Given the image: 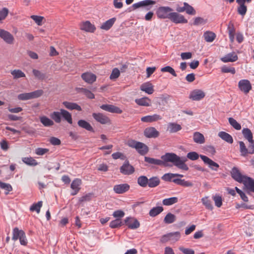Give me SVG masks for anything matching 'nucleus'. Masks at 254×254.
Masks as SVG:
<instances>
[{"label":"nucleus","mask_w":254,"mask_h":254,"mask_svg":"<svg viewBox=\"0 0 254 254\" xmlns=\"http://www.w3.org/2000/svg\"><path fill=\"white\" fill-rule=\"evenodd\" d=\"M11 74L13 76L14 79L25 77V73L19 69H14L11 71Z\"/></svg>","instance_id":"44"},{"label":"nucleus","mask_w":254,"mask_h":254,"mask_svg":"<svg viewBox=\"0 0 254 254\" xmlns=\"http://www.w3.org/2000/svg\"><path fill=\"white\" fill-rule=\"evenodd\" d=\"M81 184V181L79 179H74L71 184L70 187L72 190H80L79 186Z\"/></svg>","instance_id":"47"},{"label":"nucleus","mask_w":254,"mask_h":254,"mask_svg":"<svg viewBox=\"0 0 254 254\" xmlns=\"http://www.w3.org/2000/svg\"><path fill=\"white\" fill-rule=\"evenodd\" d=\"M243 184L247 190L254 192V180L247 177L244 181Z\"/></svg>","instance_id":"21"},{"label":"nucleus","mask_w":254,"mask_h":254,"mask_svg":"<svg viewBox=\"0 0 254 254\" xmlns=\"http://www.w3.org/2000/svg\"><path fill=\"white\" fill-rule=\"evenodd\" d=\"M171 96L167 94H163L161 95L160 98L161 102V104L163 106L168 105L170 100Z\"/></svg>","instance_id":"52"},{"label":"nucleus","mask_w":254,"mask_h":254,"mask_svg":"<svg viewBox=\"0 0 254 254\" xmlns=\"http://www.w3.org/2000/svg\"><path fill=\"white\" fill-rule=\"evenodd\" d=\"M179 249L184 254H194V251L191 249L185 248L183 247H180Z\"/></svg>","instance_id":"62"},{"label":"nucleus","mask_w":254,"mask_h":254,"mask_svg":"<svg viewBox=\"0 0 254 254\" xmlns=\"http://www.w3.org/2000/svg\"><path fill=\"white\" fill-rule=\"evenodd\" d=\"M238 56L235 52H232L226 55L221 58V61L224 63L234 62L238 60Z\"/></svg>","instance_id":"17"},{"label":"nucleus","mask_w":254,"mask_h":254,"mask_svg":"<svg viewBox=\"0 0 254 254\" xmlns=\"http://www.w3.org/2000/svg\"><path fill=\"white\" fill-rule=\"evenodd\" d=\"M205 22L206 21L203 18L200 17H197L194 18L193 24L194 25H199L204 24Z\"/></svg>","instance_id":"64"},{"label":"nucleus","mask_w":254,"mask_h":254,"mask_svg":"<svg viewBox=\"0 0 254 254\" xmlns=\"http://www.w3.org/2000/svg\"><path fill=\"white\" fill-rule=\"evenodd\" d=\"M125 222L128 227L131 229H137L140 226L139 222L137 220L132 217L126 218Z\"/></svg>","instance_id":"14"},{"label":"nucleus","mask_w":254,"mask_h":254,"mask_svg":"<svg viewBox=\"0 0 254 254\" xmlns=\"http://www.w3.org/2000/svg\"><path fill=\"white\" fill-rule=\"evenodd\" d=\"M156 1L153 0H144L132 4V7L134 9L138 8L140 7H146V10L150 9V5L156 4Z\"/></svg>","instance_id":"9"},{"label":"nucleus","mask_w":254,"mask_h":254,"mask_svg":"<svg viewBox=\"0 0 254 254\" xmlns=\"http://www.w3.org/2000/svg\"><path fill=\"white\" fill-rule=\"evenodd\" d=\"M129 188L127 184H122L114 186L113 190L116 193L122 194L128 191Z\"/></svg>","instance_id":"16"},{"label":"nucleus","mask_w":254,"mask_h":254,"mask_svg":"<svg viewBox=\"0 0 254 254\" xmlns=\"http://www.w3.org/2000/svg\"><path fill=\"white\" fill-rule=\"evenodd\" d=\"M172 10L169 7H160V18H167L175 23H187V19L177 12H170Z\"/></svg>","instance_id":"1"},{"label":"nucleus","mask_w":254,"mask_h":254,"mask_svg":"<svg viewBox=\"0 0 254 254\" xmlns=\"http://www.w3.org/2000/svg\"><path fill=\"white\" fill-rule=\"evenodd\" d=\"M176 219V216L171 213H168L164 219V222L165 224H171L175 221Z\"/></svg>","instance_id":"37"},{"label":"nucleus","mask_w":254,"mask_h":254,"mask_svg":"<svg viewBox=\"0 0 254 254\" xmlns=\"http://www.w3.org/2000/svg\"><path fill=\"white\" fill-rule=\"evenodd\" d=\"M135 147L137 152L141 155L146 154L148 151V147L143 143L139 142Z\"/></svg>","instance_id":"22"},{"label":"nucleus","mask_w":254,"mask_h":254,"mask_svg":"<svg viewBox=\"0 0 254 254\" xmlns=\"http://www.w3.org/2000/svg\"><path fill=\"white\" fill-rule=\"evenodd\" d=\"M122 225V222L120 219L117 218L116 220L112 221L110 222V226L112 228H116L121 226Z\"/></svg>","instance_id":"57"},{"label":"nucleus","mask_w":254,"mask_h":254,"mask_svg":"<svg viewBox=\"0 0 254 254\" xmlns=\"http://www.w3.org/2000/svg\"><path fill=\"white\" fill-rule=\"evenodd\" d=\"M229 124L233 127L236 130H240L241 129V125L233 118H229L228 119Z\"/></svg>","instance_id":"45"},{"label":"nucleus","mask_w":254,"mask_h":254,"mask_svg":"<svg viewBox=\"0 0 254 254\" xmlns=\"http://www.w3.org/2000/svg\"><path fill=\"white\" fill-rule=\"evenodd\" d=\"M240 145V151L241 152V154L243 156H246L248 154H249V150L247 148L245 144L243 141H239Z\"/></svg>","instance_id":"42"},{"label":"nucleus","mask_w":254,"mask_h":254,"mask_svg":"<svg viewBox=\"0 0 254 254\" xmlns=\"http://www.w3.org/2000/svg\"><path fill=\"white\" fill-rule=\"evenodd\" d=\"M161 71L163 72H168L171 73L172 75H173L175 77H176L177 76L175 70L170 66H167L164 67H162L161 69Z\"/></svg>","instance_id":"55"},{"label":"nucleus","mask_w":254,"mask_h":254,"mask_svg":"<svg viewBox=\"0 0 254 254\" xmlns=\"http://www.w3.org/2000/svg\"><path fill=\"white\" fill-rule=\"evenodd\" d=\"M150 188H154L159 185V179L157 177H152L148 180L147 184Z\"/></svg>","instance_id":"48"},{"label":"nucleus","mask_w":254,"mask_h":254,"mask_svg":"<svg viewBox=\"0 0 254 254\" xmlns=\"http://www.w3.org/2000/svg\"><path fill=\"white\" fill-rule=\"evenodd\" d=\"M0 187L7 191L5 193L6 194H7L8 192L12 190V187L10 184L2 183L1 181H0Z\"/></svg>","instance_id":"58"},{"label":"nucleus","mask_w":254,"mask_h":254,"mask_svg":"<svg viewBox=\"0 0 254 254\" xmlns=\"http://www.w3.org/2000/svg\"><path fill=\"white\" fill-rule=\"evenodd\" d=\"M182 128L181 126L176 123H170L168 124L167 130L170 133H175Z\"/></svg>","instance_id":"19"},{"label":"nucleus","mask_w":254,"mask_h":254,"mask_svg":"<svg viewBox=\"0 0 254 254\" xmlns=\"http://www.w3.org/2000/svg\"><path fill=\"white\" fill-rule=\"evenodd\" d=\"M242 133L245 138L248 141H252L253 139V135L251 130L248 128H244L242 130Z\"/></svg>","instance_id":"36"},{"label":"nucleus","mask_w":254,"mask_h":254,"mask_svg":"<svg viewBox=\"0 0 254 254\" xmlns=\"http://www.w3.org/2000/svg\"><path fill=\"white\" fill-rule=\"evenodd\" d=\"M115 21V18H112L108 20L105 22L103 23L101 26V28L106 30H109L113 26Z\"/></svg>","instance_id":"34"},{"label":"nucleus","mask_w":254,"mask_h":254,"mask_svg":"<svg viewBox=\"0 0 254 254\" xmlns=\"http://www.w3.org/2000/svg\"><path fill=\"white\" fill-rule=\"evenodd\" d=\"M178 201V198L177 197H172L166 198L163 200V204L166 206L173 205Z\"/></svg>","instance_id":"38"},{"label":"nucleus","mask_w":254,"mask_h":254,"mask_svg":"<svg viewBox=\"0 0 254 254\" xmlns=\"http://www.w3.org/2000/svg\"><path fill=\"white\" fill-rule=\"evenodd\" d=\"M159 119V116L155 114L152 116H146L141 118V121L145 123H151L155 122Z\"/></svg>","instance_id":"32"},{"label":"nucleus","mask_w":254,"mask_h":254,"mask_svg":"<svg viewBox=\"0 0 254 254\" xmlns=\"http://www.w3.org/2000/svg\"><path fill=\"white\" fill-rule=\"evenodd\" d=\"M187 157L191 160H196L198 159L199 155L196 152H190L187 154Z\"/></svg>","instance_id":"61"},{"label":"nucleus","mask_w":254,"mask_h":254,"mask_svg":"<svg viewBox=\"0 0 254 254\" xmlns=\"http://www.w3.org/2000/svg\"><path fill=\"white\" fill-rule=\"evenodd\" d=\"M135 102L137 105L143 106H149L150 103V100L147 97L136 99Z\"/></svg>","instance_id":"31"},{"label":"nucleus","mask_w":254,"mask_h":254,"mask_svg":"<svg viewBox=\"0 0 254 254\" xmlns=\"http://www.w3.org/2000/svg\"><path fill=\"white\" fill-rule=\"evenodd\" d=\"M163 160L166 162H170L173 163L179 169L187 171L189 169L188 166L185 162L187 161L186 157L181 158L174 153H166L161 157Z\"/></svg>","instance_id":"2"},{"label":"nucleus","mask_w":254,"mask_h":254,"mask_svg":"<svg viewBox=\"0 0 254 254\" xmlns=\"http://www.w3.org/2000/svg\"><path fill=\"white\" fill-rule=\"evenodd\" d=\"M212 198L215 202V205L218 207H220L222 205V197L219 195H215L213 196Z\"/></svg>","instance_id":"53"},{"label":"nucleus","mask_w":254,"mask_h":254,"mask_svg":"<svg viewBox=\"0 0 254 254\" xmlns=\"http://www.w3.org/2000/svg\"><path fill=\"white\" fill-rule=\"evenodd\" d=\"M205 96V93L201 90L195 89L190 92L189 98L193 101H199Z\"/></svg>","instance_id":"8"},{"label":"nucleus","mask_w":254,"mask_h":254,"mask_svg":"<svg viewBox=\"0 0 254 254\" xmlns=\"http://www.w3.org/2000/svg\"><path fill=\"white\" fill-rule=\"evenodd\" d=\"M200 157L203 162L205 164L207 165L211 170L215 171L218 170V169L219 167L218 164L214 162L212 160L206 156L200 155Z\"/></svg>","instance_id":"11"},{"label":"nucleus","mask_w":254,"mask_h":254,"mask_svg":"<svg viewBox=\"0 0 254 254\" xmlns=\"http://www.w3.org/2000/svg\"><path fill=\"white\" fill-rule=\"evenodd\" d=\"M193 139L195 143L199 144H202L205 141L203 135L199 132H195L194 133Z\"/></svg>","instance_id":"29"},{"label":"nucleus","mask_w":254,"mask_h":254,"mask_svg":"<svg viewBox=\"0 0 254 254\" xmlns=\"http://www.w3.org/2000/svg\"><path fill=\"white\" fill-rule=\"evenodd\" d=\"M184 5L186 6V10L187 13L190 15H194L195 14V10L193 8L192 6L189 5L187 2H184Z\"/></svg>","instance_id":"51"},{"label":"nucleus","mask_w":254,"mask_h":254,"mask_svg":"<svg viewBox=\"0 0 254 254\" xmlns=\"http://www.w3.org/2000/svg\"><path fill=\"white\" fill-rule=\"evenodd\" d=\"M239 6L237 8V11L238 13L241 15L242 16H244L247 11V6L244 4H239Z\"/></svg>","instance_id":"49"},{"label":"nucleus","mask_w":254,"mask_h":254,"mask_svg":"<svg viewBox=\"0 0 254 254\" xmlns=\"http://www.w3.org/2000/svg\"><path fill=\"white\" fill-rule=\"evenodd\" d=\"M0 37L7 44H13L14 38L13 35L9 32L0 28Z\"/></svg>","instance_id":"7"},{"label":"nucleus","mask_w":254,"mask_h":254,"mask_svg":"<svg viewBox=\"0 0 254 254\" xmlns=\"http://www.w3.org/2000/svg\"><path fill=\"white\" fill-rule=\"evenodd\" d=\"M180 237L181 235L179 232L169 233L163 235L160 241L162 243H166L169 241L175 243L179 240Z\"/></svg>","instance_id":"4"},{"label":"nucleus","mask_w":254,"mask_h":254,"mask_svg":"<svg viewBox=\"0 0 254 254\" xmlns=\"http://www.w3.org/2000/svg\"><path fill=\"white\" fill-rule=\"evenodd\" d=\"M218 136L223 140L227 142L232 144L233 142V139L232 136L229 133L224 132L220 131L218 133Z\"/></svg>","instance_id":"27"},{"label":"nucleus","mask_w":254,"mask_h":254,"mask_svg":"<svg viewBox=\"0 0 254 254\" xmlns=\"http://www.w3.org/2000/svg\"><path fill=\"white\" fill-rule=\"evenodd\" d=\"M120 172L125 175H129L134 172V167L129 164L128 161H126L120 168Z\"/></svg>","instance_id":"10"},{"label":"nucleus","mask_w":254,"mask_h":254,"mask_svg":"<svg viewBox=\"0 0 254 254\" xmlns=\"http://www.w3.org/2000/svg\"><path fill=\"white\" fill-rule=\"evenodd\" d=\"M175 177V174L167 173L162 177V179L165 181L172 182Z\"/></svg>","instance_id":"60"},{"label":"nucleus","mask_w":254,"mask_h":254,"mask_svg":"<svg viewBox=\"0 0 254 254\" xmlns=\"http://www.w3.org/2000/svg\"><path fill=\"white\" fill-rule=\"evenodd\" d=\"M81 78L87 83L92 84L96 81L97 77L95 74L91 72H86L81 74Z\"/></svg>","instance_id":"15"},{"label":"nucleus","mask_w":254,"mask_h":254,"mask_svg":"<svg viewBox=\"0 0 254 254\" xmlns=\"http://www.w3.org/2000/svg\"><path fill=\"white\" fill-rule=\"evenodd\" d=\"M31 18L38 25L41 26L42 25V21L44 19V17L33 15L31 16Z\"/></svg>","instance_id":"59"},{"label":"nucleus","mask_w":254,"mask_h":254,"mask_svg":"<svg viewBox=\"0 0 254 254\" xmlns=\"http://www.w3.org/2000/svg\"><path fill=\"white\" fill-rule=\"evenodd\" d=\"M201 202L202 204L205 206V207L209 210L213 209V206L211 201L208 199V197L206 196L201 198Z\"/></svg>","instance_id":"40"},{"label":"nucleus","mask_w":254,"mask_h":254,"mask_svg":"<svg viewBox=\"0 0 254 254\" xmlns=\"http://www.w3.org/2000/svg\"><path fill=\"white\" fill-rule=\"evenodd\" d=\"M227 30L228 31L230 40L231 42H233L235 34V28L233 23L232 22H230L229 23L227 27Z\"/></svg>","instance_id":"25"},{"label":"nucleus","mask_w":254,"mask_h":254,"mask_svg":"<svg viewBox=\"0 0 254 254\" xmlns=\"http://www.w3.org/2000/svg\"><path fill=\"white\" fill-rule=\"evenodd\" d=\"M42 201H38L36 203H34L30 208V210L31 211H36L37 213H39L40 211V208L42 206Z\"/></svg>","instance_id":"46"},{"label":"nucleus","mask_w":254,"mask_h":254,"mask_svg":"<svg viewBox=\"0 0 254 254\" xmlns=\"http://www.w3.org/2000/svg\"><path fill=\"white\" fill-rule=\"evenodd\" d=\"M100 108L112 113L121 114L123 112L119 107L113 105L104 104L100 106Z\"/></svg>","instance_id":"13"},{"label":"nucleus","mask_w":254,"mask_h":254,"mask_svg":"<svg viewBox=\"0 0 254 254\" xmlns=\"http://www.w3.org/2000/svg\"><path fill=\"white\" fill-rule=\"evenodd\" d=\"M203 37L206 42H212L216 38V35L212 32L206 31L204 33Z\"/></svg>","instance_id":"35"},{"label":"nucleus","mask_w":254,"mask_h":254,"mask_svg":"<svg viewBox=\"0 0 254 254\" xmlns=\"http://www.w3.org/2000/svg\"><path fill=\"white\" fill-rule=\"evenodd\" d=\"M33 73L34 76L39 79L43 80L46 77V75L45 73L37 69H34L33 70Z\"/></svg>","instance_id":"54"},{"label":"nucleus","mask_w":254,"mask_h":254,"mask_svg":"<svg viewBox=\"0 0 254 254\" xmlns=\"http://www.w3.org/2000/svg\"><path fill=\"white\" fill-rule=\"evenodd\" d=\"M63 104L64 107L68 110H76L78 111H80L82 110L81 107L75 103L64 101Z\"/></svg>","instance_id":"24"},{"label":"nucleus","mask_w":254,"mask_h":254,"mask_svg":"<svg viewBox=\"0 0 254 254\" xmlns=\"http://www.w3.org/2000/svg\"><path fill=\"white\" fill-rule=\"evenodd\" d=\"M43 94V91L42 90H37L29 93L20 94L18 95L17 98L20 100L25 101L38 98L42 96Z\"/></svg>","instance_id":"3"},{"label":"nucleus","mask_w":254,"mask_h":254,"mask_svg":"<svg viewBox=\"0 0 254 254\" xmlns=\"http://www.w3.org/2000/svg\"><path fill=\"white\" fill-rule=\"evenodd\" d=\"M51 118L57 123L61 122V111L54 112L50 115Z\"/></svg>","instance_id":"43"},{"label":"nucleus","mask_w":254,"mask_h":254,"mask_svg":"<svg viewBox=\"0 0 254 254\" xmlns=\"http://www.w3.org/2000/svg\"><path fill=\"white\" fill-rule=\"evenodd\" d=\"M24 232L23 230H19L17 227L14 228L12 232L13 236L12 239L14 241L17 240L24 234Z\"/></svg>","instance_id":"30"},{"label":"nucleus","mask_w":254,"mask_h":254,"mask_svg":"<svg viewBox=\"0 0 254 254\" xmlns=\"http://www.w3.org/2000/svg\"><path fill=\"white\" fill-rule=\"evenodd\" d=\"M140 88L141 90L144 91L148 94H151L154 92L153 86L149 82L143 83L140 86Z\"/></svg>","instance_id":"20"},{"label":"nucleus","mask_w":254,"mask_h":254,"mask_svg":"<svg viewBox=\"0 0 254 254\" xmlns=\"http://www.w3.org/2000/svg\"><path fill=\"white\" fill-rule=\"evenodd\" d=\"M238 87L245 94H247L252 88L251 83L248 79L240 80L238 82Z\"/></svg>","instance_id":"5"},{"label":"nucleus","mask_w":254,"mask_h":254,"mask_svg":"<svg viewBox=\"0 0 254 254\" xmlns=\"http://www.w3.org/2000/svg\"><path fill=\"white\" fill-rule=\"evenodd\" d=\"M144 135L148 138H154L158 136V131L153 127H149L146 128L144 131Z\"/></svg>","instance_id":"18"},{"label":"nucleus","mask_w":254,"mask_h":254,"mask_svg":"<svg viewBox=\"0 0 254 254\" xmlns=\"http://www.w3.org/2000/svg\"><path fill=\"white\" fill-rule=\"evenodd\" d=\"M81 29L87 32H93L95 29V27L89 21H87L81 25Z\"/></svg>","instance_id":"28"},{"label":"nucleus","mask_w":254,"mask_h":254,"mask_svg":"<svg viewBox=\"0 0 254 254\" xmlns=\"http://www.w3.org/2000/svg\"><path fill=\"white\" fill-rule=\"evenodd\" d=\"M60 111H61V117H62L68 124L71 125L72 119L71 114L64 109H61Z\"/></svg>","instance_id":"23"},{"label":"nucleus","mask_w":254,"mask_h":254,"mask_svg":"<svg viewBox=\"0 0 254 254\" xmlns=\"http://www.w3.org/2000/svg\"><path fill=\"white\" fill-rule=\"evenodd\" d=\"M231 175L232 178L239 183H243L247 176L243 175L238 168L234 167L231 171Z\"/></svg>","instance_id":"6"},{"label":"nucleus","mask_w":254,"mask_h":254,"mask_svg":"<svg viewBox=\"0 0 254 254\" xmlns=\"http://www.w3.org/2000/svg\"><path fill=\"white\" fill-rule=\"evenodd\" d=\"M22 161L26 165L31 166H35L38 164L37 161L31 157H23Z\"/></svg>","instance_id":"33"},{"label":"nucleus","mask_w":254,"mask_h":254,"mask_svg":"<svg viewBox=\"0 0 254 254\" xmlns=\"http://www.w3.org/2000/svg\"><path fill=\"white\" fill-rule=\"evenodd\" d=\"M8 13V9L7 8H3L0 10V21L5 18Z\"/></svg>","instance_id":"63"},{"label":"nucleus","mask_w":254,"mask_h":254,"mask_svg":"<svg viewBox=\"0 0 254 254\" xmlns=\"http://www.w3.org/2000/svg\"><path fill=\"white\" fill-rule=\"evenodd\" d=\"M77 124L79 127L81 128H84L88 131L94 132V129L91 125L84 120H80L78 121Z\"/></svg>","instance_id":"26"},{"label":"nucleus","mask_w":254,"mask_h":254,"mask_svg":"<svg viewBox=\"0 0 254 254\" xmlns=\"http://www.w3.org/2000/svg\"><path fill=\"white\" fill-rule=\"evenodd\" d=\"M221 70L223 73H231L233 74L236 73V70L234 67H228L226 65L222 66Z\"/></svg>","instance_id":"50"},{"label":"nucleus","mask_w":254,"mask_h":254,"mask_svg":"<svg viewBox=\"0 0 254 254\" xmlns=\"http://www.w3.org/2000/svg\"><path fill=\"white\" fill-rule=\"evenodd\" d=\"M120 75V71L117 68H114L112 71L110 76V78L112 80H114L119 77Z\"/></svg>","instance_id":"56"},{"label":"nucleus","mask_w":254,"mask_h":254,"mask_svg":"<svg viewBox=\"0 0 254 254\" xmlns=\"http://www.w3.org/2000/svg\"><path fill=\"white\" fill-rule=\"evenodd\" d=\"M148 183V178L145 176H141L138 178L137 183L142 187H145L147 186Z\"/></svg>","instance_id":"41"},{"label":"nucleus","mask_w":254,"mask_h":254,"mask_svg":"<svg viewBox=\"0 0 254 254\" xmlns=\"http://www.w3.org/2000/svg\"><path fill=\"white\" fill-rule=\"evenodd\" d=\"M92 117L98 122L101 124H110V119L105 115L102 113H93Z\"/></svg>","instance_id":"12"},{"label":"nucleus","mask_w":254,"mask_h":254,"mask_svg":"<svg viewBox=\"0 0 254 254\" xmlns=\"http://www.w3.org/2000/svg\"><path fill=\"white\" fill-rule=\"evenodd\" d=\"M40 122L45 127L52 126L54 123V122L46 116H42L40 118Z\"/></svg>","instance_id":"39"}]
</instances>
